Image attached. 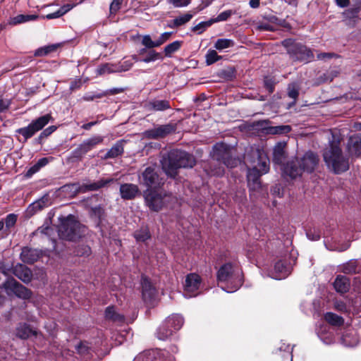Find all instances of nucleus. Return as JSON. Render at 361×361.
<instances>
[{
    "label": "nucleus",
    "mask_w": 361,
    "mask_h": 361,
    "mask_svg": "<svg viewBox=\"0 0 361 361\" xmlns=\"http://www.w3.org/2000/svg\"><path fill=\"white\" fill-rule=\"evenodd\" d=\"M329 140V146L323 152L324 160L326 166L335 173H341L349 169L348 159L346 158L339 146L340 135L336 129H328L324 132Z\"/></svg>",
    "instance_id": "1"
},
{
    "label": "nucleus",
    "mask_w": 361,
    "mask_h": 361,
    "mask_svg": "<svg viewBox=\"0 0 361 361\" xmlns=\"http://www.w3.org/2000/svg\"><path fill=\"white\" fill-rule=\"evenodd\" d=\"M245 159L251 167L247 175L248 186L250 190H257L261 188V176L269 171V159L264 150L259 147H251Z\"/></svg>",
    "instance_id": "2"
},
{
    "label": "nucleus",
    "mask_w": 361,
    "mask_h": 361,
    "mask_svg": "<svg viewBox=\"0 0 361 361\" xmlns=\"http://www.w3.org/2000/svg\"><path fill=\"white\" fill-rule=\"evenodd\" d=\"M161 164L165 173L172 178L177 174L179 168H192L195 164L193 155L179 149L171 150L163 156Z\"/></svg>",
    "instance_id": "3"
},
{
    "label": "nucleus",
    "mask_w": 361,
    "mask_h": 361,
    "mask_svg": "<svg viewBox=\"0 0 361 361\" xmlns=\"http://www.w3.org/2000/svg\"><path fill=\"white\" fill-rule=\"evenodd\" d=\"M212 158L217 162L210 164V171L213 176H222L224 174V168L221 164L233 168L238 164V160L231 156L228 146L222 142L214 145Z\"/></svg>",
    "instance_id": "4"
},
{
    "label": "nucleus",
    "mask_w": 361,
    "mask_h": 361,
    "mask_svg": "<svg viewBox=\"0 0 361 361\" xmlns=\"http://www.w3.org/2000/svg\"><path fill=\"white\" fill-rule=\"evenodd\" d=\"M87 228L78 221L73 215L60 218V224L58 228L59 235L61 239L75 241L85 235Z\"/></svg>",
    "instance_id": "5"
},
{
    "label": "nucleus",
    "mask_w": 361,
    "mask_h": 361,
    "mask_svg": "<svg viewBox=\"0 0 361 361\" xmlns=\"http://www.w3.org/2000/svg\"><path fill=\"white\" fill-rule=\"evenodd\" d=\"M217 279L221 282L233 284V289L228 292H234L243 284V277L240 272H235L231 263L222 265L217 272Z\"/></svg>",
    "instance_id": "6"
},
{
    "label": "nucleus",
    "mask_w": 361,
    "mask_h": 361,
    "mask_svg": "<svg viewBox=\"0 0 361 361\" xmlns=\"http://www.w3.org/2000/svg\"><path fill=\"white\" fill-rule=\"evenodd\" d=\"M114 181L113 178L101 179L98 181L93 182L91 183H85L80 185L78 183H74L71 184L65 185L63 188L64 190H70L74 195L78 193H85L89 191H96L99 189L105 187L109 183Z\"/></svg>",
    "instance_id": "7"
},
{
    "label": "nucleus",
    "mask_w": 361,
    "mask_h": 361,
    "mask_svg": "<svg viewBox=\"0 0 361 361\" xmlns=\"http://www.w3.org/2000/svg\"><path fill=\"white\" fill-rule=\"evenodd\" d=\"M283 44L288 47V54L295 61L308 62L314 58L311 50L302 44H295L290 39L285 40Z\"/></svg>",
    "instance_id": "8"
},
{
    "label": "nucleus",
    "mask_w": 361,
    "mask_h": 361,
    "mask_svg": "<svg viewBox=\"0 0 361 361\" xmlns=\"http://www.w3.org/2000/svg\"><path fill=\"white\" fill-rule=\"evenodd\" d=\"M50 118V114H45L33 120L27 126L17 129L16 132L21 135L24 138V142H26L42 130L49 123Z\"/></svg>",
    "instance_id": "9"
},
{
    "label": "nucleus",
    "mask_w": 361,
    "mask_h": 361,
    "mask_svg": "<svg viewBox=\"0 0 361 361\" xmlns=\"http://www.w3.org/2000/svg\"><path fill=\"white\" fill-rule=\"evenodd\" d=\"M139 183L147 187V189H157L162 184L161 179L156 171L155 169L152 166L147 167L139 176Z\"/></svg>",
    "instance_id": "10"
},
{
    "label": "nucleus",
    "mask_w": 361,
    "mask_h": 361,
    "mask_svg": "<svg viewBox=\"0 0 361 361\" xmlns=\"http://www.w3.org/2000/svg\"><path fill=\"white\" fill-rule=\"evenodd\" d=\"M104 137L100 135H94L84 140L72 152V157L78 159H81L85 154L94 148L96 145L102 143Z\"/></svg>",
    "instance_id": "11"
},
{
    "label": "nucleus",
    "mask_w": 361,
    "mask_h": 361,
    "mask_svg": "<svg viewBox=\"0 0 361 361\" xmlns=\"http://www.w3.org/2000/svg\"><path fill=\"white\" fill-rule=\"evenodd\" d=\"M143 196L147 206L154 212L160 211L164 204V197L157 192L155 189H147L144 191Z\"/></svg>",
    "instance_id": "12"
},
{
    "label": "nucleus",
    "mask_w": 361,
    "mask_h": 361,
    "mask_svg": "<svg viewBox=\"0 0 361 361\" xmlns=\"http://www.w3.org/2000/svg\"><path fill=\"white\" fill-rule=\"evenodd\" d=\"M4 286L6 289L11 290L18 298L29 299L32 296V292L15 279L6 281Z\"/></svg>",
    "instance_id": "13"
},
{
    "label": "nucleus",
    "mask_w": 361,
    "mask_h": 361,
    "mask_svg": "<svg viewBox=\"0 0 361 361\" xmlns=\"http://www.w3.org/2000/svg\"><path fill=\"white\" fill-rule=\"evenodd\" d=\"M176 129V124L169 123L166 125L159 126L152 130H147L145 132L146 137L153 139L162 138L169 134L174 132Z\"/></svg>",
    "instance_id": "14"
},
{
    "label": "nucleus",
    "mask_w": 361,
    "mask_h": 361,
    "mask_svg": "<svg viewBox=\"0 0 361 361\" xmlns=\"http://www.w3.org/2000/svg\"><path fill=\"white\" fill-rule=\"evenodd\" d=\"M200 276L196 274H190L186 276L185 282V292L187 297H192L197 295L195 293L200 286Z\"/></svg>",
    "instance_id": "15"
},
{
    "label": "nucleus",
    "mask_w": 361,
    "mask_h": 361,
    "mask_svg": "<svg viewBox=\"0 0 361 361\" xmlns=\"http://www.w3.org/2000/svg\"><path fill=\"white\" fill-rule=\"evenodd\" d=\"M300 161L302 171L312 172L319 162V157L317 154L309 151L307 152Z\"/></svg>",
    "instance_id": "16"
},
{
    "label": "nucleus",
    "mask_w": 361,
    "mask_h": 361,
    "mask_svg": "<svg viewBox=\"0 0 361 361\" xmlns=\"http://www.w3.org/2000/svg\"><path fill=\"white\" fill-rule=\"evenodd\" d=\"M282 170L283 175L289 176L292 179L300 176L302 172V167L298 159L288 161L283 165Z\"/></svg>",
    "instance_id": "17"
},
{
    "label": "nucleus",
    "mask_w": 361,
    "mask_h": 361,
    "mask_svg": "<svg viewBox=\"0 0 361 361\" xmlns=\"http://www.w3.org/2000/svg\"><path fill=\"white\" fill-rule=\"evenodd\" d=\"M119 192L121 197L126 200H133L140 194L138 186L133 183L121 184Z\"/></svg>",
    "instance_id": "18"
},
{
    "label": "nucleus",
    "mask_w": 361,
    "mask_h": 361,
    "mask_svg": "<svg viewBox=\"0 0 361 361\" xmlns=\"http://www.w3.org/2000/svg\"><path fill=\"white\" fill-rule=\"evenodd\" d=\"M141 285L143 300L145 302H149L154 298L156 294V290L149 279L145 276L142 277Z\"/></svg>",
    "instance_id": "19"
},
{
    "label": "nucleus",
    "mask_w": 361,
    "mask_h": 361,
    "mask_svg": "<svg viewBox=\"0 0 361 361\" xmlns=\"http://www.w3.org/2000/svg\"><path fill=\"white\" fill-rule=\"evenodd\" d=\"M290 267L283 260L278 261L274 265V276L276 279H282L286 278L290 273Z\"/></svg>",
    "instance_id": "20"
},
{
    "label": "nucleus",
    "mask_w": 361,
    "mask_h": 361,
    "mask_svg": "<svg viewBox=\"0 0 361 361\" xmlns=\"http://www.w3.org/2000/svg\"><path fill=\"white\" fill-rule=\"evenodd\" d=\"M348 149L350 155L361 157V136L357 135L350 137L348 143Z\"/></svg>",
    "instance_id": "21"
},
{
    "label": "nucleus",
    "mask_w": 361,
    "mask_h": 361,
    "mask_svg": "<svg viewBox=\"0 0 361 361\" xmlns=\"http://www.w3.org/2000/svg\"><path fill=\"white\" fill-rule=\"evenodd\" d=\"M350 284L349 279L343 275H338L333 283L336 291L341 294L349 290Z\"/></svg>",
    "instance_id": "22"
},
{
    "label": "nucleus",
    "mask_w": 361,
    "mask_h": 361,
    "mask_svg": "<svg viewBox=\"0 0 361 361\" xmlns=\"http://www.w3.org/2000/svg\"><path fill=\"white\" fill-rule=\"evenodd\" d=\"M360 8H351L343 12L342 15L344 17V20L346 21V25L354 27L360 20L358 13Z\"/></svg>",
    "instance_id": "23"
},
{
    "label": "nucleus",
    "mask_w": 361,
    "mask_h": 361,
    "mask_svg": "<svg viewBox=\"0 0 361 361\" xmlns=\"http://www.w3.org/2000/svg\"><path fill=\"white\" fill-rule=\"evenodd\" d=\"M286 146V142H278L274 146L273 149V161L275 164L279 165H281L283 164L286 157L285 152Z\"/></svg>",
    "instance_id": "24"
},
{
    "label": "nucleus",
    "mask_w": 361,
    "mask_h": 361,
    "mask_svg": "<svg viewBox=\"0 0 361 361\" xmlns=\"http://www.w3.org/2000/svg\"><path fill=\"white\" fill-rule=\"evenodd\" d=\"M39 252L38 250L24 247L20 253V259L22 261L27 264H32L36 262L39 257Z\"/></svg>",
    "instance_id": "25"
},
{
    "label": "nucleus",
    "mask_w": 361,
    "mask_h": 361,
    "mask_svg": "<svg viewBox=\"0 0 361 361\" xmlns=\"http://www.w3.org/2000/svg\"><path fill=\"white\" fill-rule=\"evenodd\" d=\"M13 274L24 283H29L32 280L30 269L24 265H16L13 269Z\"/></svg>",
    "instance_id": "26"
},
{
    "label": "nucleus",
    "mask_w": 361,
    "mask_h": 361,
    "mask_svg": "<svg viewBox=\"0 0 361 361\" xmlns=\"http://www.w3.org/2000/svg\"><path fill=\"white\" fill-rule=\"evenodd\" d=\"M16 334L20 338L26 339L31 335H36L37 331L33 330L29 324L20 323L16 327Z\"/></svg>",
    "instance_id": "27"
},
{
    "label": "nucleus",
    "mask_w": 361,
    "mask_h": 361,
    "mask_svg": "<svg viewBox=\"0 0 361 361\" xmlns=\"http://www.w3.org/2000/svg\"><path fill=\"white\" fill-rule=\"evenodd\" d=\"M48 198V195H45L39 200L30 204L27 207V212L32 216L36 212L41 211L42 209L47 206Z\"/></svg>",
    "instance_id": "28"
},
{
    "label": "nucleus",
    "mask_w": 361,
    "mask_h": 361,
    "mask_svg": "<svg viewBox=\"0 0 361 361\" xmlns=\"http://www.w3.org/2000/svg\"><path fill=\"white\" fill-rule=\"evenodd\" d=\"M264 130L267 134L286 135L291 130V127L288 125L267 126L264 128Z\"/></svg>",
    "instance_id": "29"
},
{
    "label": "nucleus",
    "mask_w": 361,
    "mask_h": 361,
    "mask_svg": "<svg viewBox=\"0 0 361 361\" xmlns=\"http://www.w3.org/2000/svg\"><path fill=\"white\" fill-rule=\"evenodd\" d=\"M167 325L169 326L173 331L179 330L184 322L183 317L180 314H172L166 320Z\"/></svg>",
    "instance_id": "30"
},
{
    "label": "nucleus",
    "mask_w": 361,
    "mask_h": 361,
    "mask_svg": "<svg viewBox=\"0 0 361 361\" xmlns=\"http://www.w3.org/2000/svg\"><path fill=\"white\" fill-rule=\"evenodd\" d=\"M123 153V146L121 141H118L106 153L104 159H114Z\"/></svg>",
    "instance_id": "31"
},
{
    "label": "nucleus",
    "mask_w": 361,
    "mask_h": 361,
    "mask_svg": "<svg viewBox=\"0 0 361 361\" xmlns=\"http://www.w3.org/2000/svg\"><path fill=\"white\" fill-rule=\"evenodd\" d=\"M105 318L106 319L116 322H124V316L118 314L114 306H109L105 310Z\"/></svg>",
    "instance_id": "32"
},
{
    "label": "nucleus",
    "mask_w": 361,
    "mask_h": 361,
    "mask_svg": "<svg viewBox=\"0 0 361 361\" xmlns=\"http://www.w3.org/2000/svg\"><path fill=\"white\" fill-rule=\"evenodd\" d=\"M173 333V330L167 325V322L165 321L157 329V336L159 340L164 341L169 338Z\"/></svg>",
    "instance_id": "33"
},
{
    "label": "nucleus",
    "mask_w": 361,
    "mask_h": 361,
    "mask_svg": "<svg viewBox=\"0 0 361 361\" xmlns=\"http://www.w3.org/2000/svg\"><path fill=\"white\" fill-rule=\"evenodd\" d=\"M121 72L120 66L111 63H105L99 66L97 69V73L98 75L109 74L113 73Z\"/></svg>",
    "instance_id": "34"
},
{
    "label": "nucleus",
    "mask_w": 361,
    "mask_h": 361,
    "mask_svg": "<svg viewBox=\"0 0 361 361\" xmlns=\"http://www.w3.org/2000/svg\"><path fill=\"white\" fill-rule=\"evenodd\" d=\"M324 319L329 324L332 326H341L344 323V319L342 317L331 312H326L324 314Z\"/></svg>",
    "instance_id": "35"
},
{
    "label": "nucleus",
    "mask_w": 361,
    "mask_h": 361,
    "mask_svg": "<svg viewBox=\"0 0 361 361\" xmlns=\"http://www.w3.org/2000/svg\"><path fill=\"white\" fill-rule=\"evenodd\" d=\"M341 271L345 274H353L357 272V262L356 260H350L341 267Z\"/></svg>",
    "instance_id": "36"
},
{
    "label": "nucleus",
    "mask_w": 361,
    "mask_h": 361,
    "mask_svg": "<svg viewBox=\"0 0 361 361\" xmlns=\"http://www.w3.org/2000/svg\"><path fill=\"white\" fill-rule=\"evenodd\" d=\"M299 94V86L296 83L289 84L288 86V95L293 99L292 103L288 104L287 108L289 109L293 104H295Z\"/></svg>",
    "instance_id": "37"
},
{
    "label": "nucleus",
    "mask_w": 361,
    "mask_h": 361,
    "mask_svg": "<svg viewBox=\"0 0 361 361\" xmlns=\"http://www.w3.org/2000/svg\"><path fill=\"white\" fill-rule=\"evenodd\" d=\"M39 18L37 15L20 14L12 19V23L14 25L35 20Z\"/></svg>",
    "instance_id": "38"
},
{
    "label": "nucleus",
    "mask_w": 361,
    "mask_h": 361,
    "mask_svg": "<svg viewBox=\"0 0 361 361\" xmlns=\"http://www.w3.org/2000/svg\"><path fill=\"white\" fill-rule=\"evenodd\" d=\"M234 42L230 39H218L214 44V48L217 50L221 51L225 49H228L233 47Z\"/></svg>",
    "instance_id": "39"
},
{
    "label": "nucleus",
    "mask_w": 361,
    "mask_h": 361,
    "mask_svg": "<svg viewBox=\"0 0 361 361\" xmlns=\"http://www.w3.org/2000/svg\"><path fill=\"white\" fill-rule=\"evenodd\" d=\"M58 47L57 44H51L40 47L35 50V56H44L56 50Z\"/></svg>",
    "instance_id": "40"
},
{
    "label": "nucleus",
    "mask_w": 361,
    "mask_h": 361,
    "mask_svg": "<svg viewBox=\"0 0 361 361\" xmlns=\"http://www.w3.org/2000/svg\"><path fill=\"white\" fill-rule=\"evenodd\" d=\"M266 20H268L271 25H273V27H275V30H277L279 27H289L288 24L284 20L279 19L275 16H270L266 18Z\"/></svg>",
    "instance_id": "41"
},
{
    "label": "nucleus",
    "mask_w": 361,
    "mask_h": 361,
    "mask_svg": "<svg viewBox=\"0 0 361 361\" xmlns=\"http://www.w3.org/2000/svg\"><path fill=\"white\" fill-rule=\"evenodd\" d=\"M221 56L218 55L214 49H209L205 56L206 63L209 66L221 59Z\"/></svg>",
    "instance_id": "42"
},
{
    "label": "nucleus",
    "mask_w": 361,
    "mask_h": 361,
    "mask_svg": "<svg viewBox=\"0 0 361 361\" xmlns=\"http://www.w3.org/2000/svg\"><path fill=\"white\" fill-rule=\"evenodd\" d=\"M218 75L223 80H231L235 77V70L231 67L219 71Z\"/></svg>",
    "instance_id": "43"
},
{
    "label": "nucleus",
    "mask_w": 361,
    "mask_h": 361,
    "mask_svg": "<svg viewBox=\"0 0 361 361\" xmlns=\"http://www.w3.org/2000/svg\"><path fill=\"white\" fill-rule=\"evenodd\" d=\"M152 109L158 111H163L170 108V104L166 100H157L152 103Z\"/></svg>",
    "instance_id": "44"
},
{
    "label": "nucleus",
    "mask_w": 361,
    "mask_h": 361,
    "mask_svg": "<svg viewBox=\"0 0 361 361\" xmlns=\"http://www.w3.org/2000/svg\"><path fill=\"white\" fill-rule=\"evenodd\" d=\"M192 18V15L190 13H185L182 16H180L177 18H176L173 20V27H178L182 25L185 24L186 23L189 22Z\"/></svg>",
    "instance_id": "45"
},
{
    "label": "nucleus",
    "mask_w": 361,
    "mask_h": 361,
    "mask_svg": "<svg viewBox=\"0 0 361 361\" xmlns=\"http://www.w3.org/2000/svg\"><path fill=\"white\" fill-rule=\"evenodd\" d=\"M134 237L137 241L145 242L150 238V234L147 228H142L134 233Z\"/></svg>",
    "instance_id": "46"
},
{
    "label": "nucleus",
    "mask_w": 361,
    "mask_h": 361,
    "mask_svg": "<svg viewBox=\"0 0 361 361\" xmlns=\"http://www.w3.org/2000/svg\"><path fill=\"white\" fill-rule=\"evenodd\" d=\"M180 42L175 41L166 46L164 48L165 55L167 56H170L173 53H174L180 49Z\"/></svg>",
    "instance_id": "47"
},
{
    "label": "nucleus",
    "mask_w": 361,
    "mask_h": 361,
    "mask_svg": "<svg viewBox=\"0 0 361 361\" xmlns=\"http://www.w3.org/2000/svg\"><path fill=\"white\" fill-rule=\"evenodd\" d=\"M56 130V126H51L44 130L39 134L38 137L36 139L39 143H41L43 140L47 138L49 135L54 133Z\"/></svg>",
    "instance_id": "48"
},
{
    "label": "nucleus",
    "mask_w": 361,
    "mask_h": 361,
    "mask_svg": "<svg viewBox=\"0 0 361 361\" xmlns=\"http://www.w3.org/2000/svg\"><path fill=\"white\" fill-rule=\"evenodd\" d=\"M136 361H158L155 359L154 353L153 352H144L139 355L136 358Z\"/></svg>",
    "instance_id": "49"
},
{
    "label": "nucleus",
    "mask_w": 361,
    "mask_h": 361,
    "mask_svg": "<svg viewBox=\"0 0 361 361\" xmlns=\"http://www.w3.org/2000/svg\"><path fill=\"white\" fill-rule=\"evenodd\" d=\"M142 44L148 49H152L158 47L157 40L153 41L149 35H144L142 37Z\"/></svg>",
    "instance_id": "50"
},
{
    "label": "nucleus",
    "mask_w": 361,
    "mask_h": 361,
    "mask_svg": "<svg viewBox=\"0 0 361 361\" xmlns=\"http://www.w3.org/2000/svg\"><path fill=\"white\" fill-rule=\"evenodd\" d=\"M161 57V55L159 53L157 52L154 50H150L147 52V55L146 57L142 59L141 61L145 63H149L152 61H155L156 60L159 59Z\"/></svg>",
    "instance_id": "51"
},
{
    "label": "nucleus",
    "mask_w": 361,
    "mask_h": 361,
    "mask_svg": "<svg viewBox=\"0 0 361 361\" xmlns=\"http://www.w3.org/2000/svg\"><path fill=\"white\" fill-rule=\"evenodd\" d=\"M334 309L342 313H347L349 312V309L348 308L345 302L341 300H336L334 302Z\"/></svg>",
    "instance_id": "52"
},
{
    "label": "nucleus",
    "mask_w": 361,
    "mask_h": 361,
    "mask_svg": "<svg viewBox=\"0 0 361 361\" xmlns=\"http://www.w3.org/2000/svg\"><path fill=\"white\" fill-rule=\"evenodd\" d=\"M232 13H233V12L231 10H227V11H223L221 13H219L216 18L212 19V20L213 21V23H217V22H221V21H225L231 17Z\"/></svg>",
    "instance_id": "53"
},
{
    "label": "nucleus",
    "mask_w": 361,
    "mask_h": 361,
    "mask_svg": "<svg viewBox=\"0 0 361 361\" xmlns=\"http://www.w3.org/2000/svg\"><path fill=\"white\" fill-rule=\"evenodd\" d=\"M212 24H213V21L212 20H208V21L201 22L199 24H197V25H195L192 28V30L194 32H198V33L200 34L205 30L206 27H209Z\"/></svg>",
    "instance_id": "54"
},
{
    "label": "nucleus",
    "mask_w": 361,
    "mask_h": 361,
    "mask_svg": "<svg viewBox=\"0 0 361 361\" xmlns=\"http://www.w3.org/2000/svg\"><path fill=\"white\" fill-rule=\"evenodd\" d=\"M166 1L175 8H182L188 6L190 4L191 0H166Z\"/></svg>",
    "instance_id": "55"
},
{
    "label": "nucleus",
    "mask_w": 361,
    "mask_h": 361,
    "mask_svg": "<svg viewBox=\"0 0 361 361\" xmlns=\"http://www.w3.org/2000/svg\"><path fill=\"white\" fill-rule=\"evenodd\" d=\"M106 96L104 92H87L83 96V99L85 101H92L95 99L102 98Z\"/></svg>",
    "instance_id": "56"
},
{
    "label": "nucleus",
    "mask_w": 361,
    "mask_h": 361,
    "mask_svg": "<svg viewBox=\"0 0 361 361\" xmlns=\"http://www.w3.org/2000/svg\"><path fill=\"white\" fill-rule=\"evenodd\" d=\"M307 237L311 240H318L320 238L321 233L318 229H309L306 232Z\"/></svg>",
    "instance_id": "57"
},
{
    "label": "nucleus",
    "mask_w": 361,
    "mask_h": 361,
    "mask_svg": "<svg viewBox=\"0 0 361 361\" xmlns=\"http://www.w3.org/2000/svg\"><path fill=\"white\" fill-rule=\"evenodd\" d=\"M104 214V209L101 206H97L91 209L90 215L92 217L100 220Z\"/></svg>",
    "instance_id": "58"
},
{
    "label": "nucleus",
    "mask_w": 361,
    "mask_h": 361,
    "mask_svg": "<svg viewBox=\"0 0 361 361\" xmlns=\"http://www.w3.org/2000/svg\"><path fill=\"white\" fill-rule=\"evenodd\" d=\"M257 29L259 30H265V31H274L275 27H273V25L266 20V21H263L259 23L257 25Z\"/></svg>",
    "instance_id": "59"
},
{
    "label": "nucleus",
    "mask_w": 361,
    "mask_h": 361,
    "mask_svg": "<svg viewBox=\"0 0 361 361\" xmlns=\"http://www.w3.org/2000/svg\"><path fill=\"white\" fill-rule=\"evenodd\" d=\"M17 221V215L14 214H9L5 219V225L7 228L13 227Z\"/></svg>",
    "instance_id": "60"
},
{
    "label": "nucleus",
    "mask_w": 361,
    "mask_h": 361,
    "mask_svg": "<svg viewBox=\"0 0 361 361\" xmlns=\"http://www.w3.org/2000/svg\"><path fill=\"white\" fill-rule=\"evenodd\" d=\"M123 0H113L110 5V13H116L121 8Z\"/></svg>",
    "instance_id": "61"
},
{
    "label": "nucleus",
    "mask_w": 361,
    "mask_h": 361,
    "mask_svg": "<svg viewBox=\"0 0 361 361\" xmlns=\"http://www.w3.org/2000/svg\"><path fill=\"white\" fill-rule=\"evenodd\" d=\"M171 35V32H166L162 33L161 35V36L159 37V39L157 40L158 47L161 46L164 42H166L169 39Z\"/></svg>",
    "instance_id": "62"
},
{
    "label": "nucleus",
    "mask_w": 361,
    "mask_h": 361,
    "mask_svg": "<svg viewBox=\"0 0 361 361\" xmlns=\"http://www.w3.org/2000/svg\"><path fill=\"white\" fill-rule=\"evenodd\" d=\"M349 337H350V335L348 334L343 335L342 337L343 343L346 346L356 345L357 343V339L356 338H355L353 342H350L348 341Z\"/></svg>",
    "instance_id": "63"
},
{
    "label": "nucleus",
    "mask_w": 361,
    "mask_h": 361,
    "mask_svg": "<svg viewBox=\"0 0 361 361\" xmlns=\"http://www.w3.org/2000/svg\"><path fill=\"white\" fill-rule=\"evenodd\" d=\"M74 6H75L74 4H66V5H63V6H61L59 9V11L62 16L64 14H66V13H68L69 11H71Z\"/></svg>",
    "instance_id": "64"
}]
</instances>
